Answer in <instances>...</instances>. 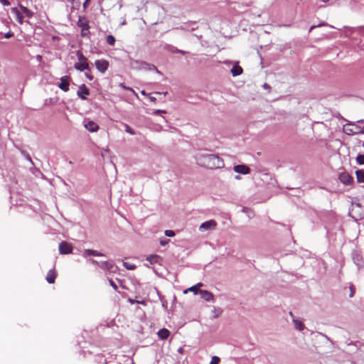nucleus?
I'll list each match as a JSON object with an SVG mask.
<instances>
[{"label":"nucleus","instance_id":"nucleus-14","mask_svg":"<svg viewBox=\"0 0 364 364\" xmlns=\"http://www.w3.org/2000/svg\"><path fill=\"white\" fill-rule=\"evenodd\" d=\"M82 256L84 257H87L88 256L105 257V255L97 250L87 249L83 251Z\"/></svg>","mask_w":364,"mask_h":364},{"label":"nucleus","instance_id":"nucleus-53","mask_svg":"<svg viewBox=\"0 0 364 364\" xmlns=\"http://www.w3.org/2000/svg\"><path fill=\"white\" fill-rule=\"evenodd\" d=\"M264 86L265 88H267V84H264Z\"/></svg>","mask_w":364,"mask_h":364},{"label":"nucleus","instance_id":"nucleus-25","mask_svg":"<svg viewBox=\"0 0 364 364\" xmlns=\"http://www.w3.org/2000/svg\"><path fill=\"white\" fill-rule=\"evenodd\" d=\"M194 25H195L194 22L186 23L183 25H182L180 28L182 30L188 31H194L195 30V27L193 26Z\"/></svg>","mask_w":364,"mask_h":364},{"label":"nucleus","instance_id":"nucleus-52","mask_svg":"<svg viewBox=\"0 0 364 364\" xmlns=\"http://www.w3.org/2000/svg\"><path fill=\"white\" fill-rule=\"evenodd\" d=\"M355 208H359L358 205H356L355 206H353V210H354V209H355Z\"/></svg>","mask_w":364,"mask_h":364},{"label":"nucleus","instance_id":"nucleus-28","mask_svg":"<svg viewBox=\"0 0 364 364\" xmlns=\"http://www.w3.org/2000/svg\"><path fill=\"white\" fill-rule=\"evenodd\" d=\"M119 87H122L124 90H127L131 91L136 97H138L137 93L132 87H127L124 83H120L119 84Z\"/></svg>","mask_w":364,"mask_h":364},{"label":"nucleus","instance_id":"nucleus-10","mask_svg":"<svg viewBox=\"0 0 364 364\" xmlns=\"http://www.w3.org/2000/svg\"><path fill=\"white\" fill-rule=\"evenodd\" d=\"M235 172L242 174H248L250 172V168L244 164L236 165L233 167Z\"/></svg>","mask_w":364,"mask_h":364},{"label":"nucleus","instance_id":"nucleus-6","mask_svg":"<svg viewBox=\"0 0 364 364\" xmlns=\"http://www.w3.org/2000/svg\"><path fill=\"white\" fill-rule=\"evenodd\" d=\"M73 246L68 242H62L59 244V252L61 255H67L72 252Z\"/></svg>","mask_w":364,"mask_h":364},{"label":"nucleus","instance_id":"nucleus-19","mask_svg":"<svg viewBox=\"0 0 364 364\" xmlns=\"http://www.w3.org/2000/svg\"><path fill=\"white\" fill-rule=\"evenodd\" d=\"M200 294L201 298L207 301H210L213 299V295L212 294V293L209 292L208 291L201 290L200 291Z\"/></svg>","mask_w":364,"mask_h":364},{"label":"nucleus","instance_id":"nucleus-51","mask_svg":"<svg viewBox=\"0 0 364 364\" xmlns=\"http://www.w3.org/2000/svg\"><path fill=\"white\" fill-rule=\"evenodd\" d=\"M242 211H243V212H246V211H247V208H242Z\"/></svg>","mask_w":364,"mask_h":364},{"label":"nucleus","instance_id":"nucleus-33","mask_svg":"<svg viewBox=\"0 0 364 364\" xmlns=\"http://www.w3.org/2000/svg\"><path fill=\"white\" fill-rule=\"evenodd\" d=\"M219 363L220 358L215 355L212 357L210 364H219Z\"/></svg>","mask_w":364,"mask_h":364},{"label":"nucleus","instance_id":"nucleus-29","mask_svg":"<svg viewBox=\"0 0 364 364\" xmlns=\"http://www.w3.org/2000/svg\"><path fill=\"white\" fill-rule=\"evenodd\" d=\"M77 56L79 62H87L86 57L80 51L77 52Z\"/></svg>","mask_w":364,"mask_h":364},{"label":"nucleus","instance_id":"nucleus-23","mask_svg":"<svg viewBox=\"0 0 364 364\" xmlns=\"http://www.w3.org/2000/svg\"><path fill=\"white\" fill-rule=\"evenodd\" d=\"M242 73V68L237 65H235L231 69V73L233 76H238Z\"/></svg>","mask_w":364,"mask_h":364},{"label":"nucleus","instance_id":"nucleus-35","mask_svg":"<svg viewBox=\"0 0 364 364\" xmlns=\"http://www.w3.org/2000/svg\"><path fill=\"white\" fill-rule=\"evenodd\" d=\"M165 235L167 237H173L175 235V232L173 230H166L164 232Z\"/></svg>","mask_w":364,"mask_h":364},{"label":"nucleus","instance_id":"nucleus-40","mask_svg":"<svg viewBox=\"0 0 364 364\" xmlns=\"http://www.w3.org/2000/svg\"><path fill=\"white\" fill-rule=\"evenodd\" d=\"M12 36H14V33H13V32H11V31H9V32H7L6 33H5V35H4V37H5L6 38H11Z\"/></svg>","mask_w":364,"mask_h":364},{"label":"nucleus","instance_id":"nucleus-44","mask_svg":"<svg viewBox=\"0 0 364 364\" xmlns=\"http://www.w3.org/2000/svg\"><path fill=\"white\" fill-rule=\"evenodd\" d=\"M129 301L132 304H135L136 302H138V301L134 300V299H129Z\"/></svg>","mask_w":364,"mask_h":364},{"label":"nucleus","instance_id":"nucleus-24","mask_svg":"<svg viewBox=\"0 0 364 364\" xmlns=\"http://www.w3.org/2000/svg\"><path fill=\"white\" fill-rule=\"evenodd\" d=\"M355 175L357 178V181L359 183H364V170L358 169L355 171Z\"/></svg>","mask_w":364,"mask_h":364},{"label":"nucleus","instance_id":"nucleus-49","mask_svg":"<svg viewBox=\"0 0 364 364\" xmlns=\"http://www.w3.org/2000/svg\"><path fill=\"white\" fill-rule=\"evenodd\" d=\"M137 304H144L145 302L144 301H138V302H136Z\"/></svg>","mask_w":364,"mask_h":364},{"label":"nucleus","instance_id":"nucleus-45","mask_svg":"<svg viewBox=\"0 0 364 364\" xmlns=\"http://www.w3.org/2000/svg\"><path fill=\"white\" fill-rule=\"evenodd\" d=\"M1 2L5 5H9V3L7 0H1Z\"/></svg>","mask_w":364,"mask_h":364},{"label":"nucleus","instance_id":"nucleus-47","mask_svg":"<svg viewBox=\"0 0 364 364\" xmlns=\"http://www.w3.org/2000/svg\"><path fill=\"white\" fill-rule=\"evenodd\" d=\"M150 100L151 102H155L156 100V99L154 97H150Z\"/></svg>","mask_w":364,"mask_h":364},{"label":"nucleus","instance_id":"nucleus-8","mask_svg":"<svg viewBox=\"0 0 364 364\" xmlns=\"http://www.w3.org/2000/svg\"><path fill=\"white\" fill-rule=\"evenodd\" d=\"M216 225H217V223L215 220H210L208 221H205V222L203 223L200 225L199 230L201 231L213 230V229L215 228Z\"/></svg>","mask_w":364,"mask_h":364},{"label":"nucleus","instance_id":"nucleus-3","mask_svg":"<svg viewBox=\"0 0 364 364\" xmlns=\"http://www.w3.org/2000/svg\"><path fill=\"white\" fill-rule=\"evenodd\" d=\"M343 129L347 134H356L362 132V129L360 127L352 123L346 124Z\"/></svg>","mask_w":364,"mask_h":364},{"label":"nucleus","instance_id":"nucleus-9","mask_svg":"<svg viewBox=\"0 0 364 364\" xmlns=\"http://www.w3.org/2000/svg\"><path fill=\"white\" fill-rule=\"evenodd\" d=\"M77 96L82 100H86V96L90 95V91L85 86V85L82 84L79 87V89L77 92Z\"/></svg>","mask_w":364,"mask_h":364},{"label":"nucleus","instance_id":"nucleus-42","mask_svg":"<svg viewBox=\"0 0 364 364\" xmlns=\"http://www.w3.org/2000/svg\"><path fill=\"white\" fill-rule=\"evenodd\" d=\"M90 262H91L92 264H95V265H98V266H99V264H100V262H98V261H97V260H95V259H90Z\"/></svg>","mask_w":364,"mask_h":364},{"label":"nucleus","instance_id":"nucleus-11","mask_svg":"<svg viewBox=\"0 0 364 364\" xmlns=\"http://www.w3.org/2000/svg\"><path fill=\"white\" fill-rule=\"evenodd\" d=\"M69 77L63 76L60 78V82L58 85V87L60 90H63L64 92H67L69 90Z\"/></svg>","mask_w":364,"mask_h":364},{"label":"nucleus","instance_id":"nucleus-16","mask_svg":"<svg viewBox=\"0 0 364 364\" xmlns=\"http://www.w3.org/2000/svg\"><path fill=\"white\" fill-rule=\"evenodd\" d=\"M75 68L79 71L90 70L87 62H77L75 64Z\"/></svg>","mask_w":364,"mask_h":364},{"label":"nucleus","instance_id":"nucleus-30","mask_svg":"<svg viewBox=\"0 0 364 364\" xmlns=\"http://www.w3.org/2000/svg\"><path fill=\"white\" fill-rule=\"evenodd\" d=\"M123 266L127 269H129V270H133L136 268V265L135 264H131V263H129V262H123Z\"/></svg>","mask_w":364,"mask_h":364},{"label":"nucleus","instance_id":"nucleus-22","mask_svg":"<svg viewBox=\"0 0 364 364\" xmlns=\"http://www.w3.org/2000/svg\"><path fill=\"white\" fill-rule=\"evenodd\" d=\"M12 12L16 15V21L20 23H23V17L21 14L20 11L16 8L12 9Z\"/></svg>","mask_w":364,"mask_h":364},{"label":"nucleus","instance_id":"nucleus-31","mask_svg":"<svg viewBox=\"0 0 364 364\" xmlns=\"http://www.w3.org/2000/svg\"><path fill=\"white\" fill-rule=\"evenodd\" d=\"M107 43L110 46H113L115 43V38L112 35L107 36Z\"/></svg>","mask_w":364,"mask_h":364},{"label":"nucleus","instance_id":"nucleus-43","mask_svg":"<svg viewBox=\"0 0 364 364\" xmlns=\"http://www.w3.org/2000/svg\"><path fill=\"white\" fill-rule=\"evenodd\" d=\"M176 52L177 53H181V54H185V53H187V52H186V51H185V50H179V49H176Z\"/></svg>","mask_w":364,"mask_h":364},{"label":"nucleus","instance_id":"nucleus-12","mask_svg":"<svg viewBox=\"0 0 364 364\" xmlns=\"http://www.w3.org/2000/svg\"><path fill=\"white\" fill-rule=\"evenodd\" d=\"M84 127L90 132H95L99 129V126L93 121H85Z\"/></svg>","mask_w":364,"mask_h":364},{"label":"nucleus","instance_id":"nucleus-20","mask_svg":"<svg viewBox=\"0 0 364 364\" xmlns=\"http://www.w3.org/2000/svg\"><path fill=\"white\" fill-rule=\"evenodd\" d=\"M55 277H56V273H55V269H50L48 272V274H47V277H46V281L49 284H53V283L55 282Z\"/></svg>","mask_w":364,"mask_h":364},{"label":"nucleus","instance_id":"nucleus-17","mask_svg":"<svg viewBox=\"0 0 364 364\" xmlns=\"http://www.w3.org/2000/svg\"><path fill=\"white\" fill-rule=\"evenodd\" d=\"M99 267L104 270L110 271L113 268L114 265L110 262L102 261L100 262Z\"/></svg>","mask_w":364,"mask_h":364},{"label":"nucleus","instance_id":"nucleus-34","mask_svg":"<svg viewBox=\"0 0 364 364\" xmlns=\"http://www.w3.org/2000/svg\"><path fill=\"white\" fill-rule=\"evenodd\" d=\"M125 131L131 135L135 134V132L127 124H125Z\"/></svg>","mask_w":364,"mask_h":364},{"label":"nucleus","instance_id":"nucleus-13","mask_svg":"<svg viewBox=\"0 0 364 364\" xmlns=\"http://www.w3.org/2000/svg\"><path fill=\"white\" fill-rule=\"evenodd\" d=\"M339 180L345 185H349L353 181V178L348 173L343 172L339 175Z\"/></svg>","mask_w":364,"mask_h":364},{"label":"nucleus","instance_id":"nucleus-5","mask_svg":"<svg viewBox=\"0 0 364 364\" xmlns=\"http://www.w3.org/2000/svg\"><path fill=\"white\" fill-rule=\"evenodd\" d=\"M96 68L102 73H105V71L108 69L109 62L106 60H97L95 62Z\"/></svg>","mask_w":364,"mask_h":364},{"label":"nucleus","instance_id":"nucleus-55","mask_svg":"<svg viewBox=\"0 0 364 364\" xmlns=\"http://www.w3.org/2000/svg\"><path fill=\"white\" fill-rule=\"evenodd\" d=\"M362 146L364 147V141L362 143Z\"/></svg>","mask_w":364,"mask_h":364},{"label":"nucleus","instance_id":"nucleus-21","mask_svg":"<svg viewBox=\"0 0 364 364\" xmlns=\"http://www.w3.org/2000/svg\"><path fill=\"white\" fill-rule=\"evenodd\" d=\"M160 260L161 257L157 255H152L146 257V261H148L151 264L158 263Z\"/></svg>","mask_w":364,"mask_h":364},{"label":"nucleus","instance_id":"nucleus-37","mask_svg":"<svg viewBox=\"0 0 364 364\" xmlns=\"http://www.w3.org/2000/svg\"><path fill=\"white\" fill-rule=\"evenodd\" d=\"M166 48L168 50H169L170 52H171V53H176V49H177V48H175V47H173V46H172L167 45V46H166Z\"/></svg>","mask_w":364,"mask_h":364},{"label":"nucleus","instance_id":"nucleus-48","mask_svg":"<svg viewBox=\"0 0 364 364\" xmlns=\"http://www.w3.org/2000/svg\"><path fill=\"white\" fill-rule=\"evenodd\" d=\"M86 76H87V77H88L90 80H92V75H89L86 74Z\"/></svg>","mask_w":364,"mask_h":364},{"label":"nucleus","instance_id":"nucleus-4","mask_svg":"<svg viewBox=\"0 0 364 364\" xmlns=\"http://www.w3.org/2000/svg\"><path fill=\"white\" fill-rule=\"evenodd\" d=\"M352 259L353 260V262L358 267V269L363 267L364 262L363 259V257L358 250H355L353 252Z\"/></svg>","mask_w":364,"mask_h":364},{"label":"nucleus","instance_id":"nucleus-26","mask_svg":"<svg viewBox=\"0 0 364 364\" xmlns=\"http://www.w3.org/2000/svg\"><path fill=\"white\" fill-rule=\"evenodd\" d=\"M20 9L28 18H31L33 16V12L26 6H20Z\"/></svg>","mask_w":364,"mask_h":364},{"label":"nucleus","instance_id":"nucleus-2","mask_svg":"<svg viewBox=\"0 0 364 364\" xmlns=\"http://www.w3.org/2000/svg\"><path fill=\"white\" fill-rule=\"evenodd\" d=\"M130 67L133 70H154L159 74H161L160 71L154 65L149 64L146 62L139 60H130Z\"/></svg>","mask_w":364,"mask_h":364},{"label":"nucleus","instance_id":"nucleus-27","mask_svg":"<svg viewBox=\"0 0 364 364\" xmlns=\"http://www.w3.org/2000/svg\"><path fill=\"white\" fill-rule=\"evenodd\" d=\"M202 286H203L202 283H198V284L193 286V287H190L188 289L186 290L185 293L187 292L188 291H191L194 292V294H196L198 292V287H202Z\"/></svg>","mask_w":364,"mask_h":364},{"label":"nucleus","instance_id":"nucleus-46","mask_svg":"<svg viewBox=\"0 0 364 364\" xmlns=\"http://www.w3.org/2000/svg\"><path fill=\"white\" fill-rule=\"evenodd\" d=\"M141 95L146 96L148 94L145 92V90L141 91Z\"/></svg>","mask_w":364,"mask_h":364},{"label":"nucleus","instance_id":"nucleus-41","mask_svg":"<svg viewBox=\"0 0 364 364\" xmlns=\"http://www.w3.org/2000/svg\"><path fill=\"white\" fill-rule=\"evenodd\" d=\"M169 240H161L160 241V244L162 245V246H164L165 245H166L168 242Z\"/></svg>","mask_w":364,"mask_h":364},{"label":"nucleus","instance_id":"nucleus-1","mask_svg":"<svg viewBox=\"0 0 364 364\" xmlns=\"http://www.w3.org/2000/svg\"><path fill=\"white\" fill-rule=\"evenodd\" d=\"M195 159L198 165L207 168H220L224 166L223 160L215 154H198Z\"/></svg>","mask_w":364,"mask_h":364},{"label":"nucleus","instance_id":"nucleus-15","mask_svg":"<svg viewBox=\"0 0 364 364\" xmlns=\"http://www.w3.org/2000/svg\"><path fill=\"white\" fill-rule=\"evenodd\" d=\"M289 315L291 316L292 318V321L294 324V327L296 329H297L298 331H301L304 329L305 326L303 324L302 321L299 320V319H296L294 316H293V314L291 312H289Z\"/></svg>","mask_w":364,"mask_h":364},{"label":"nucleus","instance_id":"nucleus-54","mask_svg":"<svg viewBox=\"0 0 364 364\" xmlns=\"http://www.w3.org/2000/svg\"><path fill=\"white\" fill-rule=\"evenodd\" d=\"M162 119H163L165 122H166V119H165V117H162Z\"/></svg>","mask_w":364,"mask_h":364},{"label":"nucleus","instance_id":"nucleus-38","mask_svg":"<svg viewBox=\"0 0 364 364\" xmlns=\"http://www.w3.org/2000/svg\"><path fill=\"white\" fill-rule=\"evenodd\" d=\"M166 112L163 109H155V110H154L153 114L157 115V114H162V113L164 114Z\"/></svg>","mask_w":364,"mask_h":364},{"label":"nucleus","instance_id":"nucleus-36","mask_svg":"<svg viewBox=\"0 0 364 364\" xmlns=\"http://www.w3.org/2000/svg\"><path fill=\"white\" fill-rule=\"evenodd\" d=\"M327 26V23H320V24H318V25H314V26H311L309 28V32L311 31L313 29H314L315 28H317V27H320V26Z\"/></svg>","mask_w":364,"mask_h":364},{"label":"nucleus","instance_id":"nucleus-7","mask_svg":"<svg viewBox=\"0 0 364 364\" xmlns=\"http://www.w3.org/2000/svg\"><path fill=\"white\" fill-rule=\"evenodd\" d=\"M77 26L81 28L82 36H87L90 33V26L87 21H84L80 18L77 22Z\"/></svg>","mask_w":364,"mask_h":364},{"label":"nucleus","instance_id":"nucleus-50","mask_svg":"<svg viewBox=\"0 0 364 364\" xmlns=\"http://www.w3.org/2000/svg\"><path fill=\"white\" fill-rule=\"evenodd\" d=\"M235 179H237V180H240V176H235Z\"/></svg>","mask_w":364,"mask_h":364},{"label":"nucleus","instance_id":"nucleus-32","mask_svg":"<svg viewBox=\"0 0 364 364\" xmlns=\"http://www.w3.org/2000/svg\"><path fill=\"white\" fill-rule=\"evenodd\" d=\"M356 161L360 165H364V154H358L356 157Z\"/></svg>","mask_w":364,"mask_h":364},{"label":"nucleus","instance_id":"nucleus-18","mask_svg":"<svg viewBox=\"0 0 364 364\" xmlns=\"http://www.w3.org/2000/svg\"><path fill=\"white\" fill-rule=\"evenodd\" d=\"M158 336L161 340H165L168 338L170 335V331L167 328H161L157 333Z\"/></svg>","mask_w":364,"mask_h":364},{"label":"nucleus","instance_id":"nucleus-39","mask_svg":"<svg viewBox=\"0 0 364 364\" xmlns=\"http://www.w3.org/2000/svg\"><path fill=\"white\" fill-rule=\"evenodd\" d=\"M109 282L110 286H112V288H113L114 290H117V286L116 283H115L112 279H109Z\"/></svg>","mask_w":364,"mask_h":364}]
</instances>
